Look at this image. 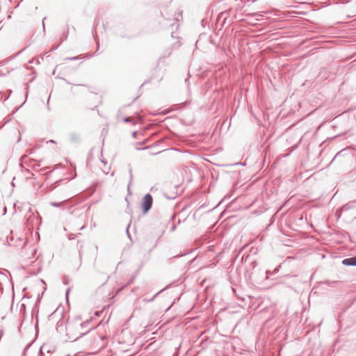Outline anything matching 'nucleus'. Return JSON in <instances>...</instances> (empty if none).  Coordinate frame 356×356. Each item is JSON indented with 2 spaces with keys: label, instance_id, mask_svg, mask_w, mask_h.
<instances>
[{
  "label": "nucleus",
  "instance_id": "f257e3e1",
  "mask_svg": "<svg viewBox=\"0 0 356 356\" xmlns=\"http://www.w3.org/2000/svg\"><path fill=\"white\" fill-rule=\"evenodd\" d=\"M152 197L149 194H147L144 196L143 200V210L144 213H147L152 205Z\"/></svg>",
  "mask_w": 356,
  "mask_h": 356
},
{
  "label": "nucleus",
  "instance_id": "f03ea898",
  "mask_svg": "<svg viewBox=\"0 0 356 356\" xmlns=\"http://www.w3.org/2000/svg\"><path fill=\"white\" fill-rule=\"evenodd\" d=\"M342 264L345 266H356V257L345 259L342 261Z\"/></svg>",
  "mask_w": 356,
  "mask_h": 356
},
{
  "label": "nucleus",
  "instance_id": "7ed1b4c3",
  "mask_svg": "<svg viewBox=\"0 0 356 356\" xmlns=\"http://www.w3.org/2000/svg\"><path fill=\"white\" fill-rule=\"evenodd\" d=\"M124 121L125 122H131V121H132V118H131V117L125 118L124 119Z\"/></svg>",
  "mask_w": 356,
  "mask_h": 356
}]
</instances>
